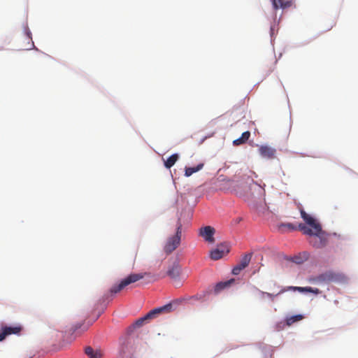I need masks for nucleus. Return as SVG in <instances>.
Masks as SVG:
<instances>
[{"label": "nucleus", "instance_id": "obj_7", "mask_svg": "<svg viewBox=\"0 0 358 358\" xmlns=\"http://www.w3.org/2000/svg\"><path fill=\"white\" fill-rule=\"evenodd\" d=\"M215 229L211 226H205L199 229V235L202 237L205 241L209 243L215 242L214 234Z\"/></svg>", "mask_w": 358, "mask_h": 358}, {"label": "nucleus", "instance_id": "obj_16", "mask_svg": "<svg viewBox=\"0 0 358 358\" xmlns=\"http://www.w3.org/2000/svg\"><path fill=\"white\" fill-rule=\"evenodd\" d=\"M85 352L89 358H101L102 354L100 351L94 350L92 347L85 348Z\"/></svg>", "mask_w": 358, "mask_h": 358}, {"label": "nucleus", "instance_id": "obj_3", "mask_svg": "<svg viewBox=\"0 0 358 358\" xmlns=\"http://www.w3.org/2000/svg\"><path fill=\"white\" fill-rule=\"evenodd\" d=\"M182 224L179 218L176 224V234L168 238L164 247V252L169 255L173 252L180 245L182 236Z\"/></svg>", "mask_w": 358, "mask_h": 358}, {"label": "nucleus", "instance_id": "obj_14", "mask_svg": "<svg viewBox=\"0 0 358 358\" xmlns=\"http://www.w3.org/2000/svg\"><path fill=\"white\" fill-rule=\"evenodd\" d=\"M180 272V267L178 263H174L170 268H169L167 271V275L173 278L176 279L177 278Z\"/></svg>", "mask_w": 358, "mask_h": 358}, {"label": "nucleus", "instance_id": "obj_22", "mask_svg": "<svg viewBox=\"0 0 358 358\" xmlns=\"http://www.w3.org/2000/svg\"><path fill=\"white\" fill-rule=\"evenodd\" d=\"M241 220H242V218H241V217H238V218H236V219L234 220V222H235L236 224H238V223H239Z\"/></svg>", "mask_w": 358, "mask_h": 358}, {"label": "nucleus", "instance_id": "obj_19", "mask_svg": "<svg viewBox=\"0 0 358 358\" xmlns=\"http://www.w3.org/2000/svg\"><path fill=\"white\" fill-rule=\"evenodd\" d=\"M278 229L281 232H285L287 229L289 231L296 230V227L292 223H281L278 225Z\"/></svg>", "mask_w": 358, "mask_h": 358}, {"label": "nucleus", "instance_id": "obj_5", "mask_svg": "<svg viewBox=\"0 0 358 358\" xmlns=\"http://www.w3.org/2000/svg\"><path fill=\"white\" fill-rule=\"evenodd\" d=\"M144 275L141 273H131L127 277L124 278L120 281L118 285H115L113 286L110 289V294L111 295L117 294L122 290L124 287L129 285L131 283H134L141 279H143Z\"/></svg>", "mask_w": 358, "mask_h": 358}, {"label": "nucleus", "instance_id": "obj_17", "mask_svg": "<svg viewBox=\"0 0 358 358\" xmlns=\"http://www.w3.org/2000/svg\"><path fill=\"white\" fill-rule=\"evenodd\" d=\"M203 165L204 164L203 163H200L195 167H185V176L186 177H189L193 173L201 170L203 167Z\"/></svg>", "mask_w": 358, "mask_h": 358}, {"label": "nucleus", "instance_id": "obj_23", "mask_svg": "<svg viewBox=\"0 0 358 358\" xmlns=\"http://www.w3.org/2000/svg\"><path fill=\"white\" fill-rule=\"evenodd\" d=\"M81 327V324H80L79 326L78 325H76L75 327V328L73 329V332H75L77 329H78L80 327Z\"/></svg>", "mask_w": 358, "mask_h": 358}, {"label": "nucleus", "instance_id": "obj_20", "mask_svg": "<svg viewBox=\"0 0 358 358\" xmlns=\"http://www.w3.org/2000/svg\"><path fill=\"white\" fill-rule=\"evenodd\" d=\"M303 319V316L301 315H296L294 316H292L290 317L287 318L286 323L288 326L292 325L296 322L300 321Z\"/></svg>", "mask_w": 358, "mask_h": 358}, {"label": "nucleus", "instance_id": "obj_1", "mask_svg": "<svg viewBox=\"0 0 358 358\" xmlns=\"http://www.w3.org/2000/svg\"><path fill=\"white\" fill-rule=\"evenodd\" d=\"M298 228L304 234L309 235V243L315 248H323L329 243V235L322 229L317 231L316 229H311L304 224H299Z\"/></svg>", "mask_w": 358, "mask_h": 358}, {"label": "nucleus", "instance_id": "obj_21", "mask_svg": "<svg viewBox=\"0 0 358 358\" xmlns=\"http://www.w3.org/2000/svg\"><path fill=\"white\" fill-rule=\"evenodd\" d=\"M229 284H230V282L229 281L224 282H221L217 283L215 287V292H220V290L223 289L226 287L229 286Z\"/></svg>", "mask_w": 358, "mask_h": 358}, {"label": "nucleus", "instance_id": "obj_11", "mask_svg": "<svg viewBox=\"0 0 358 358\" xmlns=\"http://www.w3.org/2000/svg\"><path fill=\"white\" fill-rule=\"evenodd\" d=\"M259 152L260 155L266 159H273L275 156V150L267 145H262L259 148Z\"/></svg>", "mask_w": 358, "mask_h": 358}, {"label": "nucleus", "instance_id": "obj_8", "mask_svg": "<svg viewBox=\"0 0 358 358\" xmlns=\"http://www.w3.org/2000/svg\"><path fill=\"white\" fill-rule=\"evenodd\" d=\"M252 258V254H245L239 261V262L234 267L232 273L234 275H238L242 270L245 268L250 264Z\"/></svg>", "mask_w": 358, "mask_h": 358}, {"label": "nucleus", "instance_id": "obj_13", "mask_svg": "<svg viewBox=\"0 0 358 358\" xmlns=\"http://www.w3.org/2000/svg\"><path fill=\"white\" fill-rule=\"evenodd\" d=\"M336 280H337L336 275L331 271L322 273L317 277V280H319L320 282H329L336 281Z\"/></svg>", "mask_w": 358, "mask_h": 358}, {"label": "nucleus", "instance_id": "obj_9", "mask_svg": "<svg viewBox=\"0 0 358 358\" xmlns=\"http://www.w3.org/2000/svg\"><path fill=\"white\" fill-rule=\"evenodd\" d=\"M22 330L20 325L14 327H3L0 331V342L3 341L8 336L11 334H19Z\"/></svg>", "mask_w": 358, "mask_h": 358}, {"label": "nucleus", "instance_id": "obj_2", "mask_svg": "<svg viewBox=\"0 0 358 358\" xmlns=\"http://www.w3.org/2000/svg\"><path fill=\"white\" fill-rule=\"evenodd\" d=\"M278 291L276 293H269L264 291H261L258 289V292H259L260 297L262 299H264L266 297L268 298L271 301H274L276 296L290 290L293 291H299L300 292H310L313 293L315 294H319L321 293L320 290L317 288H313L311 287H294V286H288V287H280L277 285V283L274 284Z\"/></svg>", "mask_w": 358, "mask_h": 358}, {"label": "nucleus", "instance_id": "obj_6", "mask_svg": "<svg viewBox=\"0 0 358 358\" xmlns=\"http://www.w3.org/2000/svg\"><path fill=\"white\" fill-rule=\"evenodd\" d=\"M229 245L227 243H223L217 246L216 248L210 251V257L213 260H218L229 252Z\"/></svg>", "mask_w": 358, "mask_h": 358}, {"label": "nucleus", "instance_id": "obj_4", "mask_svg": "<svg viewBox=\"0 0 358 358\" xmlns=\"http://www.w3.org/2000/svg\"><path fill=\"white\" fill-rule=\"evenodd\" d=\"M175 303H169L162 307L155 308L148 313L144 317L138 319L132 325L133 328H139L143 326L144 322L148 320H151L161 313H169L173 310V306Z\"/></svg>", "mask_w": 358, "mask_h": 358}, {"label": "nucleus", "instance_id": "obj_18", "mask_svg": "<svg viewBox=\"0 0 358 358\" xmlns=\"http://www.w3.org/2000/svg\"><path fill=\"white\" fill-rule=\"evenodd\" d=\"M179 155L178 154H173L170 156L166 160H164V166L166 169H171L175 163L178 160Z\"/></svg>", "mask_w": 358, "mask_h": 358}, {"label": "nucleus", "instance_id": "obj_12", "mask_svg": "<svg viewBox=\"0 0 358 358\" xmlns=\"http://www.w3.org/2000/svg\"><path fill=\"white\" fill-rule=\"evenodd\" d=\"M274 10L279 8L285 9L292 5V0H271Z\"/></svg>", "mask_w": 358, "mask_h": 358}, {"label": "nucleus", "instance_id": "obj_10", "mask_svg": "<svg viewBox=\"0 0 358 358\" xmlns=\"http://www.w3.org/2000/svg\"><path fill=\"white\" fill-rule=\"evenodd\" d=\"M301 216L305 222L311 229H316L318 231L320 229V224L317 222L312 216L305 212L303 209L300 210Z\"/></svg>", "mask_w": 358, "mask_h": 358}, {"label": "nucleus", "instance_id": "obj_15", "mask_svg": "<svg viewBox=\"0 0 358 358\" xmlns=\"http://www.w3.org/2000/svg\"><path fill=\"white\" fill-rule=\"evenodd\" d=\"M250 136V132L249 131L243 132L240 138L233 141L234 145L238 146L246 143Z\"/></svg>", "mask_w": 358, "mask_h": 358}]
</instances>
